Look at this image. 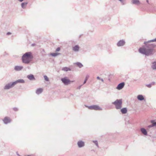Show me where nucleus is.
Instances as JSON below:
<instances>
[{
	"instance_id": "a878e982",
	"label": "nucleus",
	"mask_w": 156,
	"mask_h": 156,
	"mask_svg": "<svg viewBox=\"0 0 156 156\" xmlns=\"http://www.w3.org/2000/svg\"><path fill=\"white\" fill-rule=\"evenodd\" d=\"M44 78L45 80L47 81H48L49 80V79L48 77L46 76H44Z\"/></svg>"
},
{
	"instance_id": "39448f33",
	"label": "nucleus",
	"mask_w": 156,
	"mask_h": 156,
	"mask_svg": "<svg viewBox=\"0 0 156 156\" xmlns=\"http://www.w3.org/2000/svg\"><path fill=\"white\" fill-rule=\"evenodd\" d=\"M62 82L66 85H67L70 83L71 81L66 78H64L61 79Z\"/></svg>"
},
{
	"instance_id": "bb28decb",
	"label": "nucleus",
	"mask_w": 156,
	"mask_h": 156,
	"mask_svg": "<svg viewBox=\"0 0 156 156\" xmlns=\"http://www.w3.org/2000/svg\"><path fill=\"white\" fill-rule=\"evenodd\" d=\"M89 76H86V79H85V81H84V83H83L84 84L85 83H86V81H87V79L89 78Z\"/></svg>"
},
{
	"instance_id": "a211bd4d",
	"label": "nucleus",
	"mask_w": 156,
	"mask_h": 156,
	"mask_svg": "<svg viewBox=\"0 0 156 156\" xmlns=\"http://www.w3.org/2000/svg\"><path fill=\"white\" fill-rule=\"evenodd\" d=\"M79 49V47L78 45H76L73 48V50L75 51H78Z\"/></svg>"
},
{
	"instance_id": "ddd939ff",
	"label": "nucleus",
	"mask_w": 156,
	"mask_h": 156,
	"mask_svg": "<svg viewBox=\"0 0 156 156\" xmlns=\"http://www.w3.org/2000/svg\"><path fill=\"white\" fill-rule=\"evenodd\" d=\"M43 89L41 88L38 89L36 91V93L37 94H41L43 91Z\"/></svg>"
},
{
	"instance_id": "2eb2a0df",
	"label": "nucleus",
	"mask_w": 156,
	"mask_h": 156,
	"mask_svg": "<svg viewBox=\"0 0 156 156\" xmlns=\"http://www.w3.org/2000/svg\"><path fill=\"white\" fill-rule=\"evenodd\" d=\"M121 111L122 114H125L127 112V110L126 108H122L121 109Z\"/></svg>"
},
{
	"instance_id": "f704fd0d",
	"label": "nucleus",
	"mask_w": 156,
	"mask_h": 156,
	"mask_svg": "<svg viewBox=\"0 0 156 156\" xmlns=\"http://www.w3.org/2000/svg\"><path fill=\"white\" fill-rule=\"evenodd\" d=\"M101 80L102 82H103V80L102 79H101Z\"/></svg>"
},
{
	"instance_id": "9b49d317",
	"label": "nucleus",
	"mask_w": 156,
	"mask_h": 156,
	"mask_svg": "<svg viewBox=\"0 0 156 156\" xmlns=\"http://www.w3.org/2000/svg\"><path fill=\"white\" fill-rule=\"evenodd\" d=\"M78 146L80 147L84 146V142L82 141H80L78 142L77 143Z\"/></svg>"
},
{
	"instance_id": "cd10ccee",
	"label": "nucleus",
	"mask_w": 156,
	"mask_h": 156,
	"mask_svg": "<svg viewBox=\"0 0 156 156\" xmlns=\"http://www.w3.org/2000/svg\"><path fill=\"white\" fill-rule=\"evenodd\" d=\"M94 142L95 143V144L98 147V143L97 141H94Z\"/></svg>"
},
{
	"instance_id": "c9c22d12",
	"label": "nucleus",
	"mask_w": 156,
	"mask_h": 156,
	"mask_svg": "<svg viewBox=\"0 0 156 156\" xmlns=\"http://www.w3.org/2000/svg\"><path fill=\"white\" fill-rule=\"evenodd\" d=\"M147 2H148V0H147Z\"/></svg>"
},
{
	"instance_id": "aec40b11",
	"label": "nucleus",
	"mask_w": 156,
	"mask_h": 156,
	"mask_svg": "<svg viewBox=\"0 0 156 156\" xmlns=\"http://www.w3.org/2000/svg\"><path fill=\"white\" fill-rule=\"evenodd\" d=\"M153 65L152 66V68L154 69H156V62H154L153 63Z\"/></svg>"
},
{
	"instance_id": "72a5a7b5",
	"label": "nucleus",
	"mask_w": 156,
	"mask_h": 156,
	"mask_svg": "<svg viewBox=\"0 0 156 156\" xmlns=\"http://www.w3.org/2000/svg\"><path fill=\"white\" fill-rule=\"evenodd\" d=\"M23 0H19L20 2H22Z\"/></svg>"
},
{
	"instance_id": "0eeeda50",
	"label": "nucleus",
	"mask_w": 156,
	"mask_h": 156,
	"mask_svg": "<svg viewBox=\"0 0 156 156\" xmlns=\"http://www.w3.org/2000/svg\"><path fill=\"white\" fill-rule=\"evenodd\" d=\"M3 121L5 123L7 124L11 122V120L9 117H6L3 119Z\"/></svg>"
},
{
	"instance_id": "c85d7f7f",
	"label": "nucleus",
	"mask_w": 156,
	"mask_h": 156,
	"mask_svg": "<svg viewBox=\"0 0 156 156\" xmlns=\"http://www.w3.org/2000/svg\"><path fill=\"white\" fill-rule=\"evenodd\" d=\"M60 48L58 47V48H57V49H56V52L60 50Z\"/></svg>"
},
{
	"instance_id": "1a4fd4ad",
	"label": "nucleus",
	"mask_w": 156,
	"mask_h": 156,
	"mask_svg": "<svg viewBox=\"0 0 156 156\" xmlns=\"http://www.w3.org/2000/svg\"><path fill=\"white\" fill-rule=\"evenodd\" d=\"M124 85L125 84L124 83H121L118 85L116 87V89L119 90H121L123 88L124 86Z\"/></svg>"
},
{
	"instance_id": "f03ea898",
	"label": "nucleus",
	"mask_w": 156,
	"mask_h": 156,
	"mask_svg": "<svg viewBox=\"0 0 156 156\" xmlns=\"http://www.w3.org/2000/svg\"><path fill=\"white\" fill-rule=\"evenodd\" d=\"M33 58V56L31 52H27L23 56L22 61L23 62L28 64L32 60Z\"/></svg>"
},
{
	"instance_id": "f257e3e1",
	"label": "nucleus",
	"mask_w": 156,
	"mask_h": 156,
	"mask_svg": "<svg viewBox=\"0 0 156 156\" xmlns=\"http://www.w3.org/2000/svg\"><path fill=\"white\" fill-rule=\"evenodd\" d=\"M152 45L150 46H147L146 48L143 47L140 48L139 50V52L146 55H149L153 54L155 52V51L153 48H151L152 47Z\"/></svg>"
},
{
	"instance_id": "412c9836",
	"label": "nucleus",
	"mask_w": 156,
	"mask_h": 156,
	"mask_svg": "<svg viewBox=\"0 0 156 156\" xmlns=\"http://www.w3.org/2000/svg\"><path fill=\"white\" fill-rule=\"evenodd\" d=\"M60 54V53H51L50 54V55L53 56H56L58 55H59Z\"/></svg>"
},
{
	"instance_id": "f8f14e48",
	"label": "nucleus",
	"mask_w": 156,
	"mask_h": 156,
	"mask_svg": "<svg viewBox=\"0 0 156 156\" xmlns=\"http://www.w3.org/2000/svg\"><path fill=\"white\" fill-rule=\"evenodd\" d=\"M23 68V66H17L15 67L14 69L16 71H19L21 70Z\"/></svg>"
},
{
	"instance_id": "dca6fc26",
	"label": "nucleus",
	"mask_w": 156,
	"mask_h": 156,
	"mask_svg": "<svg viewBox=\"0 0 156 156\" xmlns=\"http://www.w3.org/2000/svg\"><path fill=\"white\" fill-rule=\"evenodd\" d=\"M133 3L134 4L139 5L140 3L139 0H132Z\"/></svg>"
},
{
	"instance_id": "5701e85b",
	"label": "nucleus",
	"mask_w": 156,
	"mask_h": 156,
	"mask_svg": "<svg viewBox=\"0 0 156 156\" xmlns=\"http://www.w3.org/2000/svg\"><path fill=\"white\" fill-rule=\"evenodd\" d=\"M27 2H24L23 3L21 4V6L23 8H24L26 6L27 4Z\"/></svg>"
},
{
	"instance_id": "b1692460",
	"label": "nucleus",
	"mask_w": 156,
	"mask_h": 156,
	"mask_svg": "<svg viewBox=\"0 0 156 156\" xmlns=\"http://www.w3.org/2000/svg\"><path fill=\"white\" fill-rule=\"evenodd\" d=\"M76 64L80 68H81L83 66V65L81 63L79 62H77L76 63Z\"/></svg>"
},
{
	"instance_id": "f3484780",
	"label": "nucleus",
	"mask_w": 156,
	"mask_h": 156,
	"mask_svg": "<svg viewBox=\"0 0 156 156\" xmlns=\"http://www.w3.org/2000/svg\"><path fill=\"white\" fill-rule=\"evenodd\" d=\"M137 98L140 100H143L144 99L143 96L141 95H139L137 96Z\"/></svg>"
},
{
	"instance_id": "9d476101",
	"label": "nucleus",
	"mask_w": 156,
	"mask_h": 156,
	"mask_svg": "<svg viewBox=\"0 0 156 156\" xmlns=\"http://www.w3.org/2000/svg\"><path fill=\"white\" fill-rule=\"evenodd\" d=\"M125 43V42L123 41L120 40L117 43V45L118 46H122Z\"/></svg>"
},
{
	"instance_id": "393cba45",
	"label": "nucleus",
	"mask_w": 156,
	"mask_h": 156,
	"mask_svg": "<svg viewBox=\"0 0 156 156\" xmlns=\"http://www.w3.org/2000/svg\"><path fill=\"white\" fill-rule=\"evenodd\" d=\"M156 41V38L154 40H153L150 41H148V42H145L144 43V44H147V43L148 42H154Z\"/></svg>"
},
{
	"instance_id": "473e14b6",
	"label": "nucleus",
	"mask_w": 156,
	"mask_h": 156,
	"mask_svg": "<svg viewBox=\"0 0 156 156\" xmlns=\"http://www.w3.org/2000/svg\"><path fill=\"white\" fill-rule=\"evenodd\" d=\"M10 34H11V33H10V32H8V33H7V35Z\"/></svg>"
},
{
	"instance_id": "6ab92c4d",
	"label": "nucleus",
	"mask_w": 156,
	"mask_h": 156,
	"mask_svg": "<svg viewBox=\"0 0 156 156\" xmlns=\"http://www.w3.org/2000/svg\"><path fill=\"white\" fill-rule=\"evenodd\" d=\"M27 77L28 78V79L30 80H32L34 79V78L33 75H28L27 76Z\"/></svg>"
},
{
	"instance_id": "4be33fe9",
	"label": "nucleus",
	"mask_w": 156,
	"mask_h": 156,
	"mask_svg": "<svg viewBox=\"0 0 156 156\" xmlns=\"http://www.w3.org/2000/svg\"><path fill=\"white\" fill-rule=\"evenodd\" d=\"M62 70L64 71H68L70 70V69L67 67H64L62 68Z\"/></svg>"
},
{
	"instance_id": "7c9ffc66",
	"label": "nucleus",
	"mask_w": 156,
	"mask_h": 156,
	"mask_svg": "<svg viewBox=\"0 0 156 156\" xmlns=\"http://www.w3.org/2000/svg\"><path fill=\"white\" fill-rule=\"evenodd\" d=\"M147 87H151V84H149V85H147Z\"/></svg>"
},
{
	"instance_id": "4468645a",
	"label": "nucleus",
	"mask_w": 156,
	"mask_h": 156,
	"mask_svg": "<svg viewBox=\"0 0 156 156\" xmlns=\"http://www.w3.org/2000/svg\"><path fill=\"white\" fill-rule=\"evenodd\" d=\"M141 131L142 133L144 135H147V133L146 130L143 128L141 129Z\"/></svg>"
},
{
	"instance_id": "c756f323",
	"label": "nucleus",
	"mask_w": 156,
	"mask_h": 156,
	"mask_svg": "<svg viewBox=\"0 0 156 156\" xmlns=\"http://www.w3.org/2000/svg\"><path fill=\"white\" fill-rule=\"evenodd\" d=\"M152 123H153L154 126L156 125V122H154L153 121H152Z\"/></svg>"
},
{
	"instance_id": "423d86ee",
	"label": "nucleus",
	"mask_w": 156,
	"mask_h": 156,
	"mask_svg": "<svg viewBox=\"0 0 156 156\" xmlns=\"http://www.w3.org/2000/svg\"><path fill=\"white\" fill-rule=\"evenodd\" d=\"M15 85L13 84V83H11L6 85L4 87L5 89H8L12 87Z\"/></svg>"
},
{
	"instance_id": "6e6552de",
	"label": "nucleus",
	"mask_w": 156,
	"mask_h": 156,
	"mask_svg": "<svg viewBox=\"0 0 156 156\" xmlns=\"http://www.w3.org/2000/svg\"><path fill=\"white\" fill-rule=\"evenodd\" d=\"M24 83V81L23 79H19L13 82V84L15 85L18 83Z\"/></svg>"
},
{
	"instance_id": "20e7f679",
	"label": "nucleus",
	"mask_w": 156,
	"mask_h": 156,
	"mask_svg": "<svg viewBox=\"0 0 156 156\" xmlns=\"http://www.w3.org/2000/svg\"><path fill=\"white\" fill-rule=\"evenodd\" d=\"M86 107L90 110H102L100 107L97 105H93L89 106H86Z\"/></svg>"
},
{
	"instance_id": "2f4dec72",
	"label": "nucleus",
	"mask_w": 156,
	"mask_h": 156,
	"mask_svg": "<svg viewBox=\"0 0 156 156\" xmlns=\"http://www.w3.org/2000/svg\"><path fill=\"white\" fill-rule=\"evenodd\" d=\"M97 78L98 79V80H100V78L99 77H98V76L97 77Z\"/></svg>"
},
{
	"instance_id": "7ed1b4c3",
	"label": "nucleus",
	"mask_w": 156,
	"mask_h": 156,
	"mask_svg": "<svg viewBox=\"0 0 156 156\" xmlns=\"http://www.w3.org/2000/svg\"><path fill=\"white\" fill-rule=\"evenodd\" d=\"M122 100H117L113 104L115 105L117 109H119L122 107Z\"/></svg>"
}]
</instances>
